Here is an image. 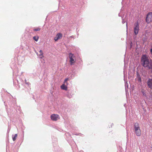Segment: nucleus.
<instances>
[{"instance_id":"nucleus-8","label":"nucleus","mask_w":152,"mask_h":152,"mask_svg":"<svg viewBox=\"0 0 152 152\" xmlns=\"http://www.w3.org/2000/svg\"><path fill=\"white\" fill-rule=\"evenodd\" d=\"M62 37V35L61 33L57 34L56 37L54 38L55 41H57L58 39H61Z\"/></svg>"},{"instance_id":"nucleus-1","label":"nucleus","mask_w":152,"mask_h":152,"mask_svg":"<svg viewBox=\"0 0 152 152\" xmlns=\"http://www.w3.org/2000/svg\"><path fill=\"white\" fill-rule=\"evenodd\" d=\"M141 61L142 62V65L144 67H147L149 69H152V61L146 55L142 56Z\"/></svg>"},{"instance_id":"nucleus-4","label":"nucleus","mask_w":152,"mask_h":152,"mask_svg":"<svg viewBox=\"0 0 152 152\" xmlns=\"http://www.w3.org/2000/svg\"><path fill=\"white\" fill-rule=\"evenodd\" d=\"M68 80V78H66L64 80V84H62L61 86V88L64 90H67V86L68 84L67 81Z\"/></svg>"},{"instance_id":"nucleus-7","label":"nucleus","mask_w":152,"mask_h":152,"mask_svg":"<svg viewBox=\"0 0 152 152\" xmlns=\"http://www.w3.org/2000/svg\"><path fill=\"white\" fill-rule=\"evenodd\" d=\"M147 84L149 88L152 89V79H149L147 81Z\"/></svg>"},{"instance_id":"nucleus-3","label":"nucleus","mask_w":152,"mask_h":152,"mask_svg":"<svg viewBox=\"0 0 152 152\" xmlns=\"http://www.w3.org/2000/svg\"><path fill=\"white\" fill-rule=\"evenodd\" d=\"M69 58L70 59L69 62L71 65L74 64L75 62L76 59L75 56L71 53L69 54Z\"/></svg>"},{"instance_id":"nucleus-5","label":"nucleus","mask_w":152,"mask_h":152,"mask_svg":"<svg viewBox=\"0 0 152 152\" xmlns=\"http://www.w3.org/2000/svg\"><path fill=\"white\" fill-rule=\"evenodd\" d=\"M50 118L51 120L53 121H56L60 119L59 115L57 114H53L51 115Z\"/></svg>"},{"instance_id":"nucleus-6","label":"nucleus","mask_w":152,"mask_h":152,"mask_svg":"<svg viewBox=\"0 0 152 152\" xmlns=\"http://www.w3.org/2000/svg\"><path fill=\"white\" fill-rule=\"evenodd\" d=\"M135 26L134 28V31L135 34L136 35L138 33L139 30V24L137 22L134 24Z\"/></svg>"},{"instance_id":"nucleus-10","label":"nucleus","mask_w":152,"mask_h":152,"mask_svg":"<svg viewBox=\"0 0 152 152\" xmlns=\"http://www.w3.org/2000/svg\"><path fill=\"white\" fill-rule=\"evenodd\" d=\"M39 52L40 53V54L39 55V56L40 58L42 59L44 57L43 53V52L41 50H40L39 51Z\"/></svg>"},{"instance_id":"nucleus-16","label":"nucleus","mask_w":152,"mask_h":152,"mask_svg":"<svg viewBox=\"0 0 152 152\" xmlns=\"http://www.w3.org/2000/svg\"><path fill=\"white\" fill-rule=\"evenodd\" d=\"M150 52L152 54V47L151 49Z\"/></svg>"},{"instance_id":"nucleus-2","label":"nucleus","mask_w":152,"mask_h":152,"mask_svg":"<svg viewBox=\"0 0 152 152\" xmlns=\"http://www.w3.org/2000/svg\"><path fill=\"white\" fill-rule=\"evenodd\" d=\"M134 130L137 136H140L141 134V130L138 123H136L134 124Z\"/></svg>"},{"instance_id":"nucleus-15","label":"nucleus","mask_w":152,"mask_h":152,"mask_svg":"<svg viewBox=\"0 0 152 152\" xmlns=\"http://www.w3.org/2000/svg\"><path fill=\"white\" fill-rule=\"evenodd\" d=\"M146 22L148 23H149L151 21V20H146Z\"/></svg>"},{"instance_id":"nucleus-11","label":"nucleus","mask_w":152,"mask_h":152,"mask_svg":"<svg viewBox=\"0 0 152 152\" xmlns=\"http://www.w3.org/2000/svg\"><path fill=\"white\" fill-rule=\"evenodd\" d=\"M139 82H141L142 81L141 77L140 75H138L136 79Z\"/></svg>"},{"instance_id":"nucleus-13","label":"nucleus","mask_w":152,"mask_h":152,"mask_svg":"<svg viewBox=\"0 0 152 152\" xmlns=\"http://www.w3.org/2000/svg\"><path fill=\"white\" fill-rule=\"evenodd\" d=\"M33 38L34 40L37 42L38 41L39 37L38 36H34L33 37Z\"/></svg>"},{"instance_id":"nucleus-14","label":"nucleus","mask_w":152,"mask_h":152,"mask_svg":"<svg viewBox=\"0 0 152 152\" xmlns=\"http://www.w3.org/2000/svg\"><path fill=\"white\" fill-rule=\"evenodd\" d=\"M40 30V28H35L34 30L35 31H39Z\"/></svg>"},{"instance_id":"nucleus-12","label":"nucleus","mask_w":152,"mask_h":152,"mask_svg":"<svg viewBox=\"0 0 152 152\" xmlns=\"http://www.w3.org/2000/svg\"><path fill=\"white\" fill-rule=\"evenodd\" d=\"M18 136L17 134H15L14 137H12V140L13 141H15L16 139Z\"/></svg>"},{"instance_id":"nucleus-9","label":"nucleus","mask_w":152,"mask_h":152,"mask_svg":"<svg viewBox=\"0 0 152 152\" xmlns=\"http://www.w3.org/2000/svg\"><path fill=\"white\" fill-rule=\"evenodd\" d=\"M145 19H152V12H149L147 15Z\"/></svg>"}]
</instances>
